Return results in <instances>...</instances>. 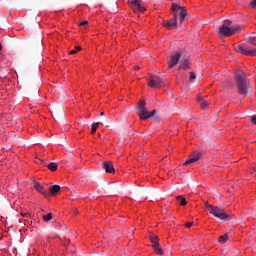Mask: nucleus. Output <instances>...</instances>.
Masks as SVG:
<instances>
[{
  "instance_id": "1",
  "label": "nucleus",
  "mask_w": 256,
  "mask_h": 256,
  "mask_svg": "<svg viewBox=\"0 0 256 256\" xmlns=\"http://www.w3.org/2000/svg\"><path fill=\"white\" fill-rule=\"evenodd\" d=\"M235 81L239 95L247 97L249 95V89H251V80L247 78V74L241 70L235 73Z\"/></svg>"
},
{
  "instance_id": "2",
  "label": "nucleus",
  "mask_w": 256,
  "mask_h": 256,
  "mask_svg": "<svg viewBox=\"0 0 256 256\" xmlns=\"http://www.w3.org/2000/svg\"><path fill=\"white\" fill-rule=\"evenodd\" d=\"M136 112L141 121H147V119H150V117H153L155 113H157V110H152L149 112L147 110V104L145 103V100H140L136 107Z\"/></svg>"
},
{
  "instance_id": "3",
  "label": "nucleus",
  "mask_w": 256,
  "mask_h": 256,
  "mask_svg": "<svg viewBox=\"0 0 256 256\" xmlns=\"http://www.w3.org/2000/svg\"><path fill=\"white\" fill-rule=\"evenodd\" d=\"M210 215H213L220 221H231V219L235 217L233 214H227L225 210L219 206L210 207Z\"/></svg>"
},
{
  "instance_id": "4",
  "label": "nucleus",
  "mask_w": 256,
  "mask_h": 256,
  "mask_svg": "<svg viewBox=\"0 0 256 256\" xmlns=\"http://www.w3.org/2000/svg\"><path fill=\"white\" fill-rule=\"evenodd\" d=\"M234 49L236 53H241L242 55H249L250 57H255L256 55V48L248 50L245 44H234Z\"/></svg>"
},
{
  "instance_id": "5",
  "label": "nucleus",
  "mask_w": 256,
  "mask_h": 256,
  "mask_svg": "<svg viewBox=\"0 0 256 256\" xmlns=\"http://www.w3.org/2000/svg\"><path fill=\"white\" fill-rule=\"evenodd\" d=\"M148 85L151 89H159L160 87L165 86V83L159 76H150L148 79Z\"/></svg>"
},
{
  "instance_id": "6",
  "label": "nucleus",
  "mask_w": 256,
  "mask_h": 256,
  "mask_svg": "<svg viewBox=\"0 0 256 256\" xmlns=\"http://www.w3.org/2000/svg\"><path fill=\"white\" fill-rule=\"evenodd\" d=\"M52 116L56 121H63L65 119V108L61 105L53 107Z\"/></svg>"
},
{
  "instance_id": "7",
  "label": "nucleus",
  "mask_w": 256,
  "mask_h": 256,
  "mask_svg": "<svg viewBox=\"0 0 256 256\" xmlns=\"http://www.w3.org/2000/svg\"><path fill=\"white\" fill-rule=\"evenodd\" d=\"M128 4L130 5L131 9H133L134 13H145L147 8L141 5V0H128Z\"/></svg>"
},
{
  "instance_id": "8",
  "label": "nucleus",
  "mask_w": 256,
  "mask_h": 256,
  "mask_svg": "<svg viewBox=\"0 0 256 256\" xmlns=\"http://www.w3.org/2000/svg\"><path fill=\"white\" fill-rule=\"evenodd\" d=\"M201 157H203V152L196 151V152L192 153L188 157V159L184 162V166L193 165V163H197V161H199V159H201Z\"/></svg>"
},
{
  "instance_id": "9",
  "label": "nucleus",
  "mask_w": 256,
  "mask_h": 256,
  "mask_svg": "<svg viewBox=\"0 0 256 256\" xmlns=\"http://www.w3.org/2000/svg\"><path fill=\"white\" fill-rule=\"evenodd\" d=\"M179 59H181V52L177 51L174 55L170 56L167 60L168 69H173L177 63H179Z\"/></svg>"
},
{
  "instance_id": "10",
  "label": "nucleus",
  "mask_w": 256,
  "mask_h": 256,
  "mask_svg": "<svg viewBox=\"0 0 256 256\" xmlns=\"http://www.w3.org/2000/svg\"><path fill=\"white\" fill-rule=\"evenodd\" d=\"M33 187L34 189H36V191H38V193H41V195H43L46 199H49V197H51V194H49V192L45 190V187H43L41 183L35 182Z\"/></svg>"
},
{
  "instance_id": "11",
  "label": "nucleus",
  "mask_w": 256,
  "mask_h": 256,
  "mask_svg": "<svg viewBox=\"0 0 256 256\" xmlns=\"http://www.w3.org/2000/svg\"><path fill=\"white\" fill-rule=\"evenodd\" d=\"M218 35L220 37H231V27L229 26H220L219 27V32H218Z\"/></svg>"
},
{
  "instance_id": "12",
  "label": "nucleus",
  "mask_w": 256,
  "mask_h": 256,
  "mask_svg": "<svg viewBox=\"0 0 256 256\" xmlns=\"http://www.w3.org/2000/svg\"><path fill=\"white\" fill-rule=\"evenodd\" d=\"M101 167L106 173H115V166H113V162L111 161L103 162Z\"/></svg>"
},
{
  "instance_id": "13",
  "label": "nucleus",
  "mask_w": 256,
  "mask_h": 256,
  "mask_svg": "<svg viewBox=\"0 0 256 256\" xmlns=\"http://www.w3.org/2000/svg\"><path fill=\"white\" fill-rule=\"evenodd\" d=\"M163 27H166V29H171L172 27H177V18L173 17L170 20H164L162 22Z\"/></svg>"
},
{
  "instance_id": "14",
  "label": "nucleus",
  "mask_w": 256,
  "mask_h": 256,
  "mask_svg": "<svg viewBox=\"0 0 256 256\" xmlns=\"http://www.w3.org/2000/svg\"><path fill=\"white\" fill-rule=\"evenodd\" d=\"M61 191V186L59 185H53L52 187L49 188V195L50 197L55 196L57 193Z\"/></svg>"
},
{
  "instance_id": "15",
  "label": "nucleus",
  "mask_w": 256,
  "mask_h": 256,
  "mask_svg": "<svg viewBox=\"0 0 256 256\" xmlns=\"http://www.w3.org/2000/svg\"><path fill=\"white\" fill-rule=\"evenodd\" d=\"M182 9H183V6H180L177 3L172 4V13L174 15V18L177 19V13H179V11H181Z\"/></svg>"
},
{
  "instance_id": "16",
  "label": "nucleus",
  "mask_w": 256,
  "mask_h": 256,
  "mask_svg": "<svg viewBox=\"0 0 256 256\" xmlns=\"http://www.w3.org/2000/svg\"><path fill=\"white\" fill-rule=\"evenodd\" d=\"M41 163H43V165H46L50 171L54 172L57 170L58 165L55 162H51V163L47 164L44 161H41Z\"/></svg>"
},
{
  "instance_id": "17",
  "label": "nucleus",
  "mask_w": 256,
  "mask_h": 256,
  "mask_svg": "<svg viewBox=\"0 0 256 256\" xmlns=\"http://www.w3.org/2000/svg\"><path fill=\"white\" fill-rule=\"evenodd\" d=\"M191 63L188 62V60H183L180 62L179 69H183L184 71H187L189 69Z\"/></svg>"
},
{
  "instance_id": "18",
  "label": "nucleus",
  "mask_w": 256,
  "mask_h": 256,
  "mask_svg": "<svg viewBox=\"0 0 256 256\" xmlns=\"http://www.w3.org/2000/svg\"><path fill=\"white\" fill-rule=\"evenodd\" d=\"M242 29H243V27L241 25L233 26V27L230 28L231 34L235 35L237 33H240Z\"/></svg>"
},
{
  "instance_id": "19",
  "label": "nucleus",
  "mask_w": 256,
  "mask_h": 256,
  "mask_svg": "<svg viewBox=\"0 0 256 256\" xmlns=\"http://www.w3.org/2000/svg\"><path fill=\"white\" fill-rule=\"evenodd\" d=\"M185 17H187V10H185V7H183L180 10V23H183V21H185Z\"/></svg>"
},
{
  "instance_id": "20",
  "label": "nucleus",
  "mask_w": 256,
  "mask_h": 256,
  "mask_svg": "<svg viewBox=\"0 0 256 256\" xmlns=\"http://www.w3.org/2000/svg\"><path fill=\"white\" fill-rule=\"evenodd\" d=\"M227 241H229V235L225 234V235L219 237V243H221L222 245L224 243H227Z\"/></svg>"
},
{
  "instance_id": "21",
  "label": "nucleus",
  "mask_w": 256,
  "mask_h": 256,
  "mask_svg": "<svg viewBox=\"0 0 256 256\" xmlns=\"http://www.w3.org/2000/svg\"><path fill=\"white\" fill-rule=\"evenodd\" d=\"M247 43H250V45H254L256 47V37L255 36H250L246 38Z\"/></svg>"
},
{
  "instance_id": "22",
  "label": "nucleus",
  "mask_w": 256,
  "mask_h": 256,
  "mask_svg": "<svg viewBox=\"0 0 256 256\" xmlns=\"http://www.w3.org/2000/svg\"><path fill=\"white\" fill-rule=\"evenodd\" d=\"M52 219H53V214L52 213H48V214L43 216V221H45L46 223H48V221H51Z\"/></svg>"
},
{
  "instance_id": "23",
  "label": "nucleus",
  "mask_w": 256,
  "mask_h": 256,
  "mask_svg": "<svg viewBox=\"0 0 256 256\" xmlns=\"http://www.w3.org/2000/svg\"><path fill=\"white\" fill-rule=\"evenodd\" d=\"M177 201H180V205L185 206L187 205V199L183 198L182 196H177Z\"/></svg>"
},
{
  "instance_id": "24",
  "label": "nucleus",
  "mask_w": 256,
  "mask_h": 256,
  "mask_svg": "<svg viewBox=\"0 0 256 256\" xmlns=\"http://www.w3.org/2000/svg\"><path fill=\"white\" fill-rule=\"evenodd\" d=\"M97 127H99V122L92 124V129H91L92 135L97 132Z\"/></svg>"
},
{
  "instance_id": "25",
  "label": "nucleus",
  "mask_w": 256,
  "mask_h": 256,
  "mask_svg": "<svg viewBox=\"0 0 256 256\" xmlns=\"http://www.w3.org/2000/svg\"><path fill=\"white\" fill-rule=\"evenodd\" d=\"M151 243H158L159 242V236L153 235L150 237Z\"/></svg>"
},
{
  "instance_id": "26",
  "label": "nucleus",
  "mask_w": 256,
  "mask_h": 256,
  "mask_svg": "<svg viewBox=\"0 0 256 256\" xmlns=\"http://www.w3.org/2000/svg\"><path fill=\"white\" fill-rule=\"evenodd\" d=\"M78 51H81V46H76L74 50H71L70 55H75Z\"/></svg>"
},
{
  "instance_id": "27",
  "label": "nucleus",
  "mask_w": 256,
  "mask_h": 256,
  "mask_svg": "<svg viewBox=\"0 0 256 256\" xmlns=\"http://www.w3.org/2000/svg\"><path fill=\"white\" fill-rule=\"evenodd\" d=\"M208 105H209V103L206 100H204L203 102L200 103L201 109H207Z\"/></svg>"
},
{
  "instance_id": "28",
  "label": "nucleus",
  "mask_w": 256,
  "mask_h": 256,
  "mask_svg": "<svg viewBox=\"0 0 256 256\" xmlns=\"http://www.w3.org/2000/svg\"><path fill=\"white\" fill-rule=\"evenodd\" d=\"M232 23L233 22H231V20L226 19V20H224V24L222 26L231 27Z\"/></svg>"
},
{
  "instance_id": "29",
  "label": "nucleus",
  "mask_w": 256,
  "mask_h": 256,
  "mask_svg": "<svg viewBox=\"0 0 256 256\" xmlns=\"http://www.w3.org/2000/svg\"><path fill=\"white\" fill-rule=\"evenodd\" d=\"M195 79H197V75H195V72H190L189 81H195Z\"/></svg>"
},
{
  "instance_id": "30",
  "label": "nucleus",
  "mask_w": 256,
  "mask_h": 256,
  "mask_svg": "<svg viewBox=\"0 0 256 256\" xmlns=\"http://www.w3.org/2000/svg\"><path fill=\"white\" fill-rule=\"evenodd\" d=\"M205 207L208 209L209 213H211V207H215L213 205H210L209 202H204Z\"/></svg>"
},
{
  "instance_id": "31",
  "label": "nucleus",
  "mask_w": 256,
  "mask_h": 256,
  "mask_svg": "<svg viewBox=\"0 0 256 256\" xmlns=\"http://www.w3.org/2000/svg\"><path fill=\"white\" fill-rule=\"evenodd\" d=\"M193 225H195V222H188L185 224V227H187V229H191V227H193Z\"/></svg>"
},
{
  "instance_id": "32",
  "label": "nucleus",
  "mask_w": 256,
  "mask_h": 256,
  "mask_svg": "<svg viewBox=\"0 0 256 256\" xmlns=\"http://www.w3.org/2000/svg\"><path fill=\"white\" fill-rule=\"evenodd\" d=\"M152 247H153L154 251H156V249L159 248V242H153Z\"/></svg>"
},
{
  "instance_id": "33",
  "label": "nucleus",
  "mask_w": 256,
  "mask_h": 256,
  "mask_svg": "<svg viewBox=\"0 0 256 256\" xmlns=\"http://www.w3.org/2000/svg\"><path fill=\"white\" fill-rule=\"evenodd\" d=\"M250 5H251L252 9H256V0H252L250 2Z\"/></svg>"
},
{
  "instance_id": "34",
  "label": "nucleus",
  "mask_w": 256,
  "mask_h": 256,
  "mask_svg": "<svg viewBox=\"0 0 256 256\" xmlns=\"http://www.w3.org/2000/svg\"><path fill=\"white\" fill-rule=\"evenodd\" d=\"M250 119L253 125H256V115H252Z\"/></svg>"
},
{
  "instance_id": "35",
  "label": "nucleus",
  "mask_w": 256,
  "mask_h": 256,
  "mask_svg": "<svg viewBox=\"0 0 256 256\" xmlns=\"http://www.w3.org/2000/svg\"><path fill=\"white\" fill-rule=\"evenodd\" d=\"M155 251H156V253H157L158 255H163V250L161 249V247H159V248L156 249Z\"/></svg>"
},
{
  "instance_id": "36",
  "label": "nucleus",
  "mask_w": 256,
  "mask_h": 256,
  "mask_svg": "<svg viewBox=\"0 0 256 256\" xmlns=\"http://www.w3.org/2000/svg\"><path fill=\"white\" fill-rule=\"evenodd\" d=\"M22 217H30L29 212H21Z\"/></svg>"
},
{
  "instance_id": "37",
  "label": "nucleus",
  "mask_w": 256,
  "mask_h": 256,
  "mask_svg": "<svg viewBox=\"0 0 256 256\" xmlns=\"http://www.w3.org/2000/svg\"><path fill=\"white\" fill-rule=\"evenodd\" d=\"M197 101H198V103H201V102H203V101H204V99H203V98H201V96H198V97H197Z\"/></svg>"
},
{
  "instance_id": "38",
  "label": "nucleus",
  "mask_w": 256,
  "mask_h": 256,
  "mask_svg": "<svg viewBox=\"0 0 256 256\" xmlns=\"http://www.w3.org/2000/svg\"><path fill=\"white\" fill-rule=\"evenodd\" d=\"M88 24H89L88 21H83V22L80 23L81 26H83V25H88Z\"/></svg>"
},
{
  "instance_id": "39",
  "label": "nucleus",
  "mask_w": 256,
  "mask_h": 256,
  "mask_svg": "<svg viewBox=\"0 0 256 256\" xmlns=\"http://www.w3.org/2000/svg\"><path fill=\"white\" fill-rule=\"evenodd\" d=\"M251 174L256 175V169L255 168H253V170L251 171Z\"/></svg>"
},
{
  "instance_id": "40",
  "label": "nucleus",
  "mask_w": 256,
  "mask_h": 256,
  "mask_svg": "<svg viewBox=\"0 0 256 256\" xmlns=\"http://www.w3.org/2000/svg\"><path fill=\"white\" fill-rule=\"evenodd\" d=\"M139 69H141L139 66H136L135 68H134V71H139Z\"/></svg>"
},
{
  "instance_id": "41",
  "label": "nucleus",
  "mask_w": 256,
  "mask_h": 256,
  "mask_svg": "<svg viewBox=\"0 0 256 256\" xmlns=\"http://www.w3.org/2000/svg\"><path fill=\"white\" fill-rule=\"evenodd\" d=\"M0 51H3V44L0 42Z\"/></svg>"
},
{
  "instance_id": "42",
  "label": "nucleus",
  "mask_w": 256,
  "mask_h": 256,
  "mask_svg": "<svg viewBox=\"0 0 256 256\" xmlns=\"http://www.w3.org/2000/svg\"><path fill=\"white\" fill-rule=\"evenodd\" d=\"M100 115L103 117V115H105V112H101Z\"/></svg>"
},
{
  "instance_id": "43",
  "label": "nucleus",
  "mask_w": 256,
  "mask_h": 256,
  "mask_svg": "<svg viewBox=\"0 0 256 256\" xmlns=\"http://www.w3.org/2000/svg\"><path fill=\"white\" fill-rule=\"evenodd\" d=\"M67 241L69 242V241H71V240L67 239Z\"/></svg>"
}]
</instances>
